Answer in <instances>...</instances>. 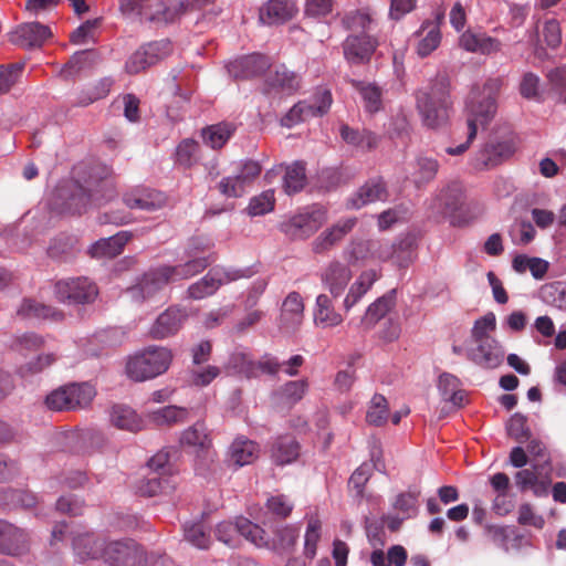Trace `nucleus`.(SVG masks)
<instances>
[{"label":"nucleus","mask_w":566,"mask_h":566,"mask_svg":"<svg viewBox=\"0 0 566 566\" xmlns=\"http://www.w3.org/2000/svg\"><path fill=\"white\" fill-rule=\"evenodd\" d=\"M269 67V59L259 53L238 57L227 64L228 73L238 80H247L261 75Z\"/></svg>","instance_id":"nucleus-19"},{"label":"nucleus","mask_w":566,"mask_h":566,"mask_svg":"<svg viewBox=\"0 0 566 566\" xmlns=\"http://www.w3.org/2000/svg\"><path fill=\"white\" fill-rule=\"evenodd\" d=\"M410 242L405 240L398 244H380L377 251V258L387 261L390 260L398 266H406L411 260Z\"/></svg>","instance_id":"nucleus-39"},{"label":"nucleus","mask_w":566,"mask_h":566,"mask_svg":"<svg viewBox=\"0 0 566 566\" xmlns=\"http://www.w3.org/2000/svg\"><path fill=\"white\" fill-rule=\"evenodd\" d=\"M45 403L54 411L73 410L67 386L53 390L46 396Z\"/></svg>","instance_id":"nucleus-63"},{"label":"nucleus","mask_w":566,"mask_h":566,"mask_svg":"<svg viewBox=\"0 0 566 566\" xmlns=\"http://www.w3.org/2000/svg\"><path fill=\"white\" fill-rule=\"evenodd\" d=\"M514 153V146L509 140H490L485 143L472 157L474 169L482 170L499 165Z\"/></svg>","instance_id":"nucleus-13"},{"label":"nucleus","mask_w":566,"mask_h":566,"mask_svg":"<svg viewBox=\"0 0 566 566\" xmlns=\"http://www.w3.org/2000/svg\"><path fill=\"white\" fill-rule=\"evenodd\" d=\"M28 534L11 523L0 520V553L19 556L28 551Z\"/></svg>","instance_id":"nucleus-20"},{"label":"nucleus","mask_w":566,"mask_h":566,"mask_svg":"<svg viewBox=\"0 0 566 566\" xmlns=\"http://www.w3.org/2000/svg\"><path fill=\"white\" fill-rule=\"evenodd\" d=\"M72 545L77 562L103 558L105 539L93 533H78L73 537Z\"/></svg>","instance_id":"nucleus-24"},{"label":"nucleus","mask_w":566,"mask_h":566,"mask_svg":"<svg viewBox=\"0 0 566 566\" xmlns=\"http://www.w3.org/2000/svg\"><path fill=\"white\" fill-rule=\"evenodd\" d=\"M365 108L368 113H376L381 108V91L374 84H363L359 87Z\"/></svg>","instance_id":"nucleus-60"},{"label":"nucleus","mask_w":566,"mask_h":566,"mask_svg":"<svg viewBox=\"0 0 566 566\" xmlns=\"http://www.w3.org/2000/svg\"><path fill=\"white\" fill-rule=\"evenodd\" d=\"M103 559L113 566H143L145 552L132 539L105 542Z\"/></svg>","instance_id":"nucleus-10"},{"label":"nucleus","mask_w":566,"mask_h":566,"mask_svg":"<svg viewBox=\"0 0 566 566\" xmlns=\"http://www.w3.org/2000/svg\"><path fill=\"white\" fill-rule=\"evenodd\" d=\"M306 180L305 166L301 161H295L285 168L283 177V187L287 195L298 192L303 189Z\"/></svg>","instance_id":"nucleus-47"},{"label":"nucleus","mask_w":566,"mask_h":566,"mask_svg":"<svg viewBox=\"0 0 566 566\" xmlns=\"http://www.w3.org/2000/svg\"><path fill=\"white\" fill-rule=\"evenodd\" d=\"M389 417V407L385 396L375 394L369 402L366 421L376 427L385 424Z\"/></svg>","instance_id":"nucleus-50"},{"label":"nucleus","mask_w":566,"mask_h":566,"mask_svg":"<svg viewBox=\"0 0 566 566\" xmlns=\"http://www.w3.org/2000/svg\"><path fill=\"white\" fill-rule=\"evenodd\" d=\"M416 36L418 43L416 52L419 56L426 57L430 55L441 42V32L438 25L430 21L423 22Z\"/></svg>","instance_id":"nucleus-35"},{"label":"nucleus","mask_w":566,"mask_h":566,"mask_svg":"<svg viewBox=\"0 0 566 566\" xmlns=\"http://www.w3.org/2000/svg\"><path fill=\"white\" fill-rule=\"evenodd\" d=\"M109 421L115 428L129 432H138L145 428L144 419L127 405L112 406Z\"/></svg>","instance_id":"nucleus-29"},{"label":"nucleus","mask_w":566,"mask_h":566,"mask_svg":"<svg viewBox=\"0 0 566 566\" xmlns=\"http://www.w3.org/2000/svg\"><path fill=\"white\" fill-rule=\"evenodd\" d=\"M171 359L172 354L168 348L148 346L128 358L126 373L135 381L153 379L169 368Z\"/></svg>","instance_id":"nucleus-3"},{"label":"nucleus","mask_w":566,"mask_h":566,"mask_svg":"<svg viewBox=\"0 0 566 566\" xmlns=\"http://www.w3.org/2000/svg\"><path fill=\"white\" fill-rule=\"evenodd\" d=\"M303 311L304 304L301 295L296 292H292L283 302L282 319L286 325L295 327L302 322Z\"/></svg>","instance_id":"nucleus-45"},{"label":"nucleus","mask_w":566,"mask_h":566,"mask_svg":"<svg viewBox=\"0 0 566 566\" xmlns=\"http://www.w3.org/2000/svg\"><path fill=\"white\" fill-rule=\"evenodd\" d=\"M250 276L249 270L232 268H213L202 279L188 287V295L193 300H201L214 294L218 289L241 277Z\"/></svg>","instance_id":"nucleus-7"},{"label":"nucleus","mask_w":566,"mask_h":566,"mask_svg":"<svg viewBox=\"0 0 566 566\" xmlns=\"http://www.w3.org/2000/svg\"><path fill=\"white\" fill-rule=\"evenodd\" d=\"M76 239L62 233L55 237L48 248V254L54 260H66L72 256L75 250Z\"/></svg>","instance_id":"nucleus-53"},{"label":"nucleus","mask_w":566,"mask_h":566,"mask_svg":"<svg viewBox=\"0 0 566 566\" xmlns=\"http://www.w3.org/2000/svg\"><path fill=\"white\" fill-rule=\"evenodd\" d=\"M379 279V274L376 270L363 271L355 282L349 286L348 293L346 294L343 306L346 312L353 308L361 297L371 289L374 283Z\"/></svg>","instance_id":"nucleus-31"},{"label":"nucleus","mask_w":566,"mask_h":566,"mask_svg":"<svg viewBox=\"0 0 566 566\" xmlns=\"http://www.w3.org/2000/svg\"><path fill=\"white\" fill-rule=\"evenodd\" d=\"M167 196L155 189L137 187L123 195V202L129 209L154 212L167 205Z\"/></svg>","instance_id":"nucleus-12"},{"label":"nucleus","mask_w":566,"mask_h":566,"mask_svg":"<svg viewBox=\"0 0 566 566\" xmlns=\"http://www.w3.org/2000/svg\"><path fill=\"white\" fill-rule=\"evenodd\" d=\"M342 139L358 149L370 150L378 144V137L369 130H358L347 125L340 127Z\"/></svg>","instance_id":"nucleus-40"},{"label":"nucleus","mask_w":566,"mask_h":566,"mask_svg":"<svg viewBox=\"0 0 566 566\" xmlns=\"http://www.w3.org/2000/svg\"><path fill=\"white\" fill-rule=\"evenodd\" d=\"M504 355L505 352L496 339L474 344L470 350H467L469 360L486 369L499 367L504 360Z\"/></svg>","instance_id":"nucleus-17"},{"label":"nucleus","mask_w":566,"mask_h":566,"mask_svg":"<svg viewBox=\"0 0 566 566\" xmlns=\"http://www.w3.org/2000/svg\"><path fill=\"white\" fill-rule=\"evenodd\" d=\"M411 172L412 181L417 187L432 181L438 172L439 163L430 157L419 156L416 158Z\"/></svg>","instance_id":"nucleus-42"},{"label":"nucleus","mask_w":566,"mask_h":566,"mask_svg":"<svg viewBox=\"0 0 566 566\" xmlns=\"http://www.w3.org/2000/svg\"><path fill=\"white\" fill-rule=\"evenodd\" d=\"M313 315L315 325L322 328L334 327L343 322L342 315L335 311L327 294L317 295Z\"/></svg>","instance_id":"nucleus-33"},{"label":"nucleus","mask_w":566,"mask_h":566,"mask_svg":"<svg viewBox=\"0 0 566 566\" xmlns=\"http://www.w3.org/2000/svg\"><path fill=\"white\" fill-rule=\"evenodd\" d=\"M198 143L193 139H184L176 149V160L184 167H190L198 160Z\"/></svg>","instance_id":"nucleus-59"},{"label":"nucleus","mask_w":566,"mask_h":566,"mask_svg":"<svg viewBox=\"0 0 566 566\" xmlns=\"http://www.w3.org/2000/svg\"><path fill=\"white\" fill-rule=\"evenodd\" d=\"M132 238L133 233L130 231H119L112 237L102 238L94 242L90 247L88 252L91 256L96 259H112L123 252L124 247Z\"/></svg>","instance_id":"nucleus-27"},{"label":"nucleus","mask_w":566,"mask_h":566,"mask_svg":"<svg viewBox=\"0 0 566 566\" xmlns=\"http://www.w3.org/2000/svg\"><path fill=\"white\" fill-rule=\"evenodd\" d=\"M297 12L295 0H269L260 8L259 19L263 24H281Z\"/></svg>","instance_id":"nucleus-26"},{"label":"nucleus","mask_w":566,"mask_h":566,"mask_svg":"<svg viewBox=\"0 0 566 566\" xmlns=\"http://www.w3.org/2000/svg\"><path fill=\"white\" fill-rule=\"evenodd\" d=\"M419 495L420 491L417 489L402 492L396 496L392 507L403 515L402 518L412 517L418 512Z\"/></svg>","instance_id":"nucleus-54"},{"label":"nucleus","mask_w":566,"mask_h":566,"mask_svg":"<svg viewBox=\"0 0 566 566\" xmlns=\"http://www.w3.org/2000/svg\"><path fill=\"white\" fill-rule=\"evenodd\" d=\"M109 169L105 166H94L91 170L88 179L84 180V185L78 186V192L72 196V201L77 200L81 207H86L90 202H99V191L108 186L106 180Z\"/></svg>","instance_id":"nucleus-15"},{"label":"nucleus","mask_w":566,"mask_h":566,"mask_svg":"<svg viewBox=\"0 0 566 566\" xmlns=\"http://www.w3.org/2000/svg\"><path fill=\"white\" fill-rule=\"evenodd\" d=\"M301 86V77L290 71L285 65L275 66L266 77L265 87L268 93L292 95Z\"/></svg>","instance_id":"nucleus-23"},{"label":"nucleus","mask_w":566,"mask_h":566,"mask_svg":"<svg viewBox=\"0 0 566 566\" xmlns=\"http://www.w3.org/2000/svg\"><path fill=\"white\" fill-rule=\"evenodd\" d=\"M308 384L305 379L287 381L281 388V396L291 403L300 401L307 391Z\"/></svg>","instance_id":"nucleus-64"},{"label":"nucleus","mask_w":566,"mask_h":566,"mask_svg":"<svg viewBox=\"0 0 566 566\" xmlns=\"http://www.w3.org/2000/svg\"><path fill=\"white\" fill-rule=\"evenodd\" d=\"M449 86V80L438 75L428 88L417 91L416 106L426 127L438 129L448 124L452 105Z\"/></svg>","instance_id":"nucleus-2"},{"label":"nucleus","mask_w":566,"mask_h":566,"mask_svg":"<svg viewBox=\"0 0 566 566\" xmlns=\"http://www.w3.org/2000/svg\"><path fill=\"white\" fill-rule=\"evenodd\" d=\"M352 279V271L348 265L339 262L332 261L322 271L321 281L324 287L331 293L334 298L343 295Z\"/></svg>","instance_id":"nucleus-21"},{"label":"nucleus","mask_w":566,"mask_h":566,"mask_svg":"<svg viewBox=\"0 0 566 566\" xmlns=\"http://www.w3.org/2000/svg\"><path fill=\"white\" fill-rule=\"evenodd\" d=\"M300 454V446L292 437H280L273 443L271 458L279 465H286L294 462Z\"/></svg>","instance_id":"nucleus-37"},{"label":"nucleus","mask_w":566,"mask_h":566,"mask_svg":"<svg viewBox=\"0 0 566 566\" xmlns=\"http://www.w3.org/2000/svg\"><path fill=\"white\" fill-rule=\"evenodd\" d=\"M438 389L442 398L454 407H462L465 401V391L461 388L460 379L449 373L439 376Z\"/></svg>","instance_id":"nucleus-36"},{"label":"nucleus","mask_w":566,"mask_h":566,"mask_svg":"<svg viewBox=\"0 0 566 566\" xmlns=\"http://www.w3.org/2000/svg\"><path fill=\"white\" fill-rule=\"evenodd\" d=\"M67 389L73 410L86 408L96 396V389L90 382L71 384Z\"/></svg>","instance_id":"nucleus-48"},{"label":"nucleus","mask_w":566,"mask_h":566,"mask_svg":"<svg viewBox=\"0 0 566 566\" xmlns=\"http://www.w3.org/2000/svg\"><path fill=\"white\" fill-rule=\"evenodd\" d=\"M274 190L269 189L250 199L248 213L252 217L263 216L271 212L274 209Z\"/></svg>","instance_id":"nucleus-57"},{"label":"nucleus","mask_w":566,"mask_h":566,"mask_svg":"<svg viewBox=\"0 0 566 566\" xmlns=\"http://www.w3.org/2000/svg\"><path fill=\"white\" fill-rule=\"evenodd\" d=\"M185 538L198 548H207L210 544V536L205 532L200 523L186 524L184 527Z\"/></svg>","instance_id":"nucleus-61"},{"label":"nucleus","mask_w":566,"mask_h":566,"mask_svg":"<svg viewBox=\"0 0 566 566\" xmlns=\"http://www.w3.org/2000/svg\"><path fill=\"white\" fill-rule=\"evenodd\" d=\"M188 317L186 308L170 306L154 322L149 334L155 339H165L174 336L182 327Z\"/></svg>","instance_id":"nucleus-16"},{"label":"nucleus","mask_w":566,"mask_h":566,"mask_svg":"<svg viewBox=\"0 0 566 566\" xmlns=\"http://www.w3.org/2000/svg\"><path fill=\"white\" fill-rule=\"evenodd\" d=\"M52 35L48 25L29 22L19 25L10 33V41L21 48H40Z\"/></svg>","instance_id":"nucleus-18"},{"label":"nucleus","mask_w":566,"mask_h":566,"mask_svg":"<svg viewBox=\"0 0 566 566\" xmlns=\"http://www.w3.org/2000/svg\"><path fill=\"white\" fill-rule=\"evenodd\" d=\"M234 132V126L230 123H220L211 125L202 130V138L206 145L213 149L221 148L229 140Z\"/></svg>","instance_id":"nucleus-46"},{"label":"nucleus","mask_w":566,"mask_h":566,"mask_svg":"<svg viewBox=\"0 0 566 566\" xmlns=\"http://www.w3.org/2000/svg\"><path fill=\"white\" fill-rule=\"evenodd\" d=\"M539 295L544 303L559 310H566V287L559 282L542 286Z\"/></svg>","instance_id":"nucleus-56"},{"label":"nucleus","mask_w":566,"mask_h":566,"mask_svg":"<svg viewBox=\"0 0 566 566\" xmlns=\"http://www.w3.org/2000/svg\"><path fill=\"white\" fill-rule=\"evenodd\" d=\"M496 327V318L494 313L490 312L478 318L471 331V339L473 344L495 339L492 333Z\"/></svg>","instance_id":"nucleus-52"},{"label":"nucleus","mask_w":566,"mask_h":566,"mask_svg":"<svg viewBox=\"0 0 566 566\" xmlns=\"http://www.w3.org/2000/svg\"><path fill=\"white\" fill-rule=\"evenodd\" d=\"M18 314L25 318L36 319L60 321L62 318V313L35 300H24L18 310Z\"/></svg>","instance_id":"nucleus-43"},{"label":"nucleus","mask_w":566,"mask_h":566,"mask_svg":"<svg viewBox=\"0 0 566 566\" xmlns=\"http://www.w3.org/2000/svg\"><path fill=\"white\" fill-rule=\"evenodd\" d=\"M56 297L67 304H85L93 302L97 294L96 285L87 277L66 279L56 282Z\"/></svg>","instance_id":"nucleus-11"},{"label":"nucleus","mask_w":566,"mask_h":566,"mask_svg":"<svg viewBox=\"0 0 566 566\" xmlns=\"http://www.w3.org/2000/svg\"><path fill=\"white\" fill-rule=\"evenodd\" d=\"M377 46V41L369 35H349L344 44L345 59L352 64L367 62Z\"/></svg>","instance_id":"nucleus-25"},{"label":"nucleus","mask_w":566,"mask_h":566,"mask_svg":"<svg viewBox=\"0 0 566 566\" xmlns=\"http://www.w3.org/2000/svg\"><path fill=\"white\" fill-rule=\"evenodd\" d=\"M506 430L511 438L518 442L530 439L531 431L527 426V418L522 413H514L506 423Z\"/></svg>","instance_id":"nucleus-58"},{"label":"nucleus","mask_w":566,"mask_h":566,"mask_svg":"<svg viewBox=\"0 0 566 566\" xmlns=\"http://www.w3.org/2000/svg\"><path fill=\"white\" fill-rule=\"evenodd\" d=\"M509 234L514 245H527L535 239L536 229L531 221L521 220L511 226Z\"/></svg>","instance_id":"nucleus-55"},{"label":"nucleus","mask_w":566,"mask_h":566,"mask_svg":"<svg viewBox=\"0 0 566 566\" xmlns=\"http://www.w3.org/2000/svg\"><path fill=\"white\" fill-rule=\"evenodd\" d=\"M514 480L522 492L532 490L533 494L538 497L548 493V482L539 480L534 470L522 469L516 472Z\"/></svg>","instance_id":"nucleus-41"},{"label":"nucleus","mask_w":566,"mask_h":566,"mask_svg":"<svg viewBox=\"0 0 566 566\" xmlns=\"http://www.w3.org/2000/svg\"><path fill=\"white\" fill-rule=\"evenodd\" d=\"M239 535L255 546H268L264 530L248 518L239 517L234 523L221 522L216 527L217 538L227 545H234Z\"/></svg>","instance_id":"nucleus-8"},{"label":"nucleus","mask_w":566,"mask_h":566,"mask_svg":"<svg viewBox=\"0 0 566 566\" xmlns=\"http://www.w3.org/2000/svg\"><path fill=\"white\" fill-rule=\"evenodd\" d=\"M502 87L500 78H490L483 86L474 85L467 98V139L458 146L446 148L451 156L462 155L476 136L478 127H485L497 111L496 98Z\"/></svg>","instance_id":"nucleus-1"},{"label":"nucleus","mask_w":566,"mask_h":566,"mask_svg":"<svg viewBox=\"0 0 566 566\" xmlns=\"http://www.w3.org/2000/svg\"><path fill=\"white\" fill-rule=\"evenodd\" d=\"M464 203V188L460 181H451L442 188L434 199L433 209L438 214L449 217Z\"/></svg>","instance_id":"nucleus-22"},{"label":"nucleus","mask_w":566,"mask_h":566,"mask_svg":"<svg viewBox=\"0 0 566 566\" xmlns=\"http://www.w3.org/2000/svg\"><path fill=\"white\" fill-rule=\"evenodd\" d=\"M355 224V218H347L338 221L331 229L322 232L313 241V251L315 253H323L329 250L333 245L339 242L348 232H350Z\"/></svg>","instance_id":"nucleus-30"},{"label":"nucleus","mask_w":566,"mask_h":566,"mask_svg":"<svg viewBox=\"0 0 566 566\" xmlns=\"http://www.w3.org/2000/svg\"><path fill=\"white\" fill-rule=\"evenodd\" d=\"M395 306V292L391 291L377 298L366 310L364 322L368 325L377 323Z\"/></svg>","instance_id":"nucleus-49"},{"label":"nucleus","mask_w":566,"mask_h":566,"mask_svg":"<svg viewBox=\"0 0 566 566\" xmlns=\"http://www.w3.org/2000/svg\"><path fill=\"white\" fill-rule=\"evenodd\" d=\"M171 51V42L166 39L142 45L126 61V71L129 74L143 72L147 67H150L166 59Z\"/></svg>","instance_id":"nucleus-9"},{"label":"nucleus","mask_w":566,"mask_h":566,"mask_svg":"<svg viewBox=\"0 0 566 566\" xmlns=\"http://www.w3.org/2000/svg\"><path fill=\"white\" fill-rule=\"evenodd\" d=\"M207 248L208 244H206L202 240L192 239L189 242L188 249L186 250L188 260L185 263L174 266L165 265L166 273H169L174 282L187 280L199 274L213 261L210 259V255L207 254Z\"/></svg>","instance_id":"nucleus-6"},{"label":"nucleus","mask_w":566,"mask_h":566,"mask_svg":"<svg viewBox=\"0 0 566 566\" xmlns=\"http://www.w3.org/2000/svg\"><path fill=\"white\" fill-rule=\"evenodd\" d=\"M177 485V476L164 475L160 472H149L137 484V492L144 496L170 494Z\"/></svg>","instance_id":"nucleus-28"},{"label":"nucleus","mask_w":566,"mask_h":566,"mask_svg":"<svg viewBox=\"0 0 566 566\" xmlns=\"http://www.w3.org/2000/svg\"><path fill=\"white\" fill-rule=\"evenodd\" d=\"M123 14L150 22L166 21V7L161 0H120Z\"/></svg>","instance_id":"nucleus-14"},{"label":"nucleus","mask_w":566,"mask_h":566,"mask_svg":"<svg viewBox=\"0 0 566 566\" xmlns=\"http://www.w3.org/2000/svg\"><path fill=\"white\" fill-rule=\"evenodd\" d=\"M387 198V190L382 179L368 180L350 198L349 206L354 209H360L365 205L381 201Z\"/></svg>","instance_id":"nucleus-32"},{"label":"nucleus","mask_w":566,"mask_h":566,"mask_svg":"<svg viewBox=\"0 0 566 566\" xmlns=\"http://www.w3.org/2000/svg\"><path fill=\"white\" fill-rule=\"evenodd\" d=\"M180 443L195 451H203L211 447L212 440L205 423L197 422L182 432Z\"/></svg>","instance_id":"nucleus-38"},{"label":"nucleus","mask_w":566,"mask_h":566,"mask_svg":"<svg viewBox=\"0 0 566 566\" xmlns=\"http://www.w3.org/2000/svg\"><path fill=\"white\" fill-rule=\"evenodd\" d=\"M326 210L319 206L307 207L289 220L281 223L280 229L293 240L311 237L326 221Z\"/></svg>","instance_id":"nucleus-4"},{"label":"nucleus","mask_w":566,"mask_h":566,"mask_svg":"<svg viewBox=\"0 0 566 566\" xmlns=\"http://www.w3.org/2000/svg\"><path fill=\"white\" fill-rule=\"evenodd\" d=\"M313 117H321V115L316 114L315 107L305 98L291 107V109L282 117L281 125L291 128Z\"/></svg>","instance_id":"nucleus-44"},{"label":"nucleus","mask_w":566,"mask_h":566,"mask_svg":"<svg viewBox=\"0 0 566 566\" xmlns=\"http://www.w3.org/2000/svg\"><path fill=\"white\" fill-rule=\"evenodd\" d=\"M165 270L166 266L164 265L148 271L136 285L126 291V295L133 302L137 303L151 301L164 302L166 296L161 295V292L168 283L174 282L169 273H166Z\"/></svg>","instance_id":"nucleus-5"},{"label":"nucleus","mask_w":566,"mask_h":566,"mask_svg":"<svg viewBox=\"0 0 566 566\" xmlns=\"http://www.w3.org/2000/svg\"><path fill=\"white\" fill-rule=\"evenodd\" d=\"M260 453L259 446L244 437H238L230 447V461L238 468L251 464Z\"/></svg>","instance_id":"nucleus-34"},{"label":"nucleus","mask_w":566,"mask_h":566,"mask_svg":"<svg viewBox=\"0 0 566 566\" xmlns=\"http://www.w3.org/2000/svg\"><path fill=\"white\" fill-rule=\"evenodd\" d=\"M297 538V532L294 527L285 526L276 532V539L270 543V541L265 537L268 542L266 548L275 549V551H286L292 547Z\"/></svg>","instance_id":"nucleus-62"},{"label":"nucleus","mask_w":566,"mask_h":566,"mask_svg":"<svg viewBox=\"0 0 566 566\" xmlns=\"http://www.w3.org/2000/svg\"><path fill=\"white\" fill-rule=\"evenodd\" d=\"M150 417L157 426H170L186 421L188 418V409L177 406H166L151 412Z\"/></svg>","instance_id":"nucleus-51"}]
</instances>
